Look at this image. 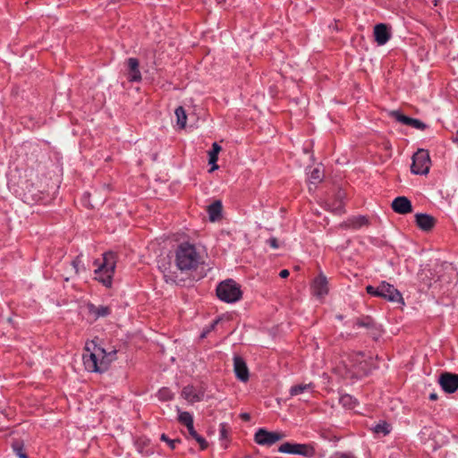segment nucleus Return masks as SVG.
I'll use <instances>...</instances> for the list:
<instances>
[{
  "label": "nucleus",
  "instance_id": "obj_40",
  "mask_svg": "<svg viewBox=\"0 0 458 458\" xmlns=\"http://www.w3.org/2000/svg\"><path fill=\"white\" fill-rule=\"evenodd\" d=\"M333 211L337 213V214L343 213L344 212V207H343L342 202H339L338 206L336 208H333Z\"/></svg>",
  "mask_w": 458,
  "mask_h": 458
},
{
  "label": "nucleus",
  "instance_id": "obj_36",
  "mask_svg": "<svg viewBox=\"0 0 458 458\" xmlns=\"http://www.w3.org/2000/svg\"><path fill=\"white\" fill-rule=\"evenodd\" d=\"M194 439L199 444L201 450H204L208 447L207 441L201 436L198 435V437H196Z\"/></svg>",
  "mask_w": 458,
  "mask_h": 458
},
{
  "label": "nucleus",
  "instance_id": "obj_14",
  "mask_svg": "<svg viewBox=\"0 0 458 458\" xmlns=\"http://www.w3.org/2000/svg\"><path fill=\"white\" fill-rule=\"evenodd\" d=\"M374 38L378 46H383L391 38V32L388 26L385 23L377 24L374 27Z\"/></svg>",
  "mask_w": 458,
  "mask_h": 458
},
{
  "label": "nucleus",
  "instance_id": "obj_16",
  "mask_svg": "<svg viewBox=\"0 0 458 458\" xmlns=\"http://www.w3.org/2000/svg\"><path fill=\"white\" fill-rule=\"evenodd\" d=\"M363 353L357 352L350 356L349 360L351 362H354L352 364V374L353 377H360L366 374V364H363Z\"/></svg>",
  "mask_w": 458,
  "mask_h": 458
},
{
  "label": "nucleus",
  "instance_id": "obj_37",
  "mask_svg": "<svg viewBox=\"0 0 458 458\" xmlns=\"http://www.w3.org/2000/svg\"><path fill=\"white\" fill-rule=\"evenodd\" d=\"M187 429H188V431H189V434H190L193 438H195L196 437H198V435H199V434H198V433H197V431L195 430L193 424H191V426L187 427Z\"/></svg>",
  "mask_w": 458,
  "mask_h": 458
},
{
  "label": "nucleus",
  "instance_id": "obj_29",
  "mask_svg": "<svg viewBox=\"0 0 458 458\" xmlns=\"http://www.w3.org/2000/svg\"><path fill=\"white\" fill-rule=\"evenodd\" d=\"M158 399L161 401H168L171 400L174 396V394L169 388L164 387L161 388L157 393Z\"/></svg>",
  "mask_w": 458,
  "mask_h": 458
},
{
  "label": "nucleus",
  "instance_id": "obj_45",
  "mask_svg": "<svg viewBox=\"0 0 458 458\" xmlns=\"http://www.w3.org/2000/svg\"><path fill=\"white\" fill-rule=\"evenodd\" d=\"M242 417L245 420H249V419H250V415H249V414H247V413L242 414Z\"/></svg>",
  "mask_w": 458,
  "mask_h": 458
},
{
  "label": "nucleus",
  "instance_id": "obj_39",
  "mask_svg": "<svg viewBox=\"0 0 458 458\" xmlns=\"http://www.w3.org/2000/svg\"><path fill=\"white\" fill-rule=\"evenodd\" d=\"M216 323H217V320L214 321V322L211 324L210 327H209L208 329L205 330V331L201 334V338L206 337V336H207V335H208V334L212 329H214V327H215V326L216 325Z\"/></svg>",
  "mask_w": 458,
  "mask_h": 458
},
{
  "label": "nucleus",
  "instance_id": "obj_32",
  "mask_svg": "<svg viewBox=\"0 0 458 458\" xmlns=\"http://www.w3.org/2000/svg\"><path fill=\"white\" fill-rule=\"evenodd\" d=\"M340 403L346 407L353 408L354 407V401L352 397L350 394H344L342 395L340 398Z\"/></svg>",
  "mask_w": 458,
  "mask_h": 458
},
{
  "label": "nucleus",
  "instance_id": "obj_10",
  "mask_svg": "<svg viewBox=\"0 0 458 458\" xmlns=\"http://www.w3.org/2000/svg\"><path fill=\"white\" fill-rule=\"evenodd\" d=\"M392 117H394L397 122L403 124L411 126L420 131H424L428 127L427 124L421 122L420 120L406 116L399 111H393Z\"/></svg>",
  "mask_w": 458,
  "mask_h": 458
},
{
  "label": "nucleus",
  "instance_id": "obj_24",
  "mask_svg": "<svg viewBox=\"0 0 458 458\" xmlns=\"http://www.w3.org/2000/svg\"><path fill=\"white\" fill-rule=\"evenodd\" d=\"M12 448L14 454L20 458H29L26 452L24 451V445L22 441L14 440L12 443Z\"/></svg>",
  "mask_w": 458,
  "mask_h": 458
},
{
  "label": "nucleus",
  "instance_id": "obj_30",
  "mask_svg": "<svg viewBox=\"0 0 458 458\" xmlns=\"http://www.w3.org/2000/svg\"><path fill=\"white\" fill-rule=\"evenodd\" d=\"M72 266L74 268V273L78 275L81 271V269H85L82 260H81V255H78L72 261Z\"/></svg>",
  "mask_w": 458,
  "mask_h": 458
},
{
  "label": "nucleus",
  "instance_id": "obj_22",
  "mask_svg": "<svg viewBox=\"0 0 458 458\" xmlns=\"http://www.w3.org/2000/svg\"><path fill=\"white\" fill-rule=\"evenodd\" d=\"M208 213L211 221L218 219L222 213V203L219 200L213 202L208 207Z\"/></svg>",
  "mask_w": 458,
  "mask_h": 458
},
{
  "label": "nucleus",
  "instance_id": "obj_15",
  "mask_svg": "<svg viewBox=\"0 0 458 458\" xmlns=\"http://www.w3.org/2000/svg\"><path fill=\"white\" fill-rule=\"evenodd\" d=\"M391 207L395 213L405 215L412 211V206L410 199L404 196L395 198Z\"/></svg>",
  "mask_w": 458,
  "mask_h": 458
},
{
  "label": "nucleus",
  "instance_id": "obj_5",
  "mask_svg": "<svg viewBox=\"0 0 458 458\" xmlns=\"http://www.w3.org/2000/svg\"><path fill=\"white\" fill-rule=\"evenodd\" d=\"M278 451L284 454H298L306 458L316 455V445L314 443L299 444L285 442L278 447Z\"/></svg>",
  "mask_w": 458,
  "mask_h": 458
},
{
  "label": "nucleus",
  "instance_id": "obj_28",
  "mask_svg": "<svg viewBox=\"0 0 458 458\" xmlns=\"http://www.w3.org/2000/svg\"><path fill=\"white\" fill-rule=\"evenodd\" d=\"M355 325L359 327L370 328L374 327V320L370 317L357 318Z\"/></svg>",
  "mask_w": 458,
  "mask_h": 458
},
{
  "label": "nucleus",
  "instance_id": "obj_2",
  "mask_svg": "<svg viewBox=\"0 0 458 458\" xmlns=\"http://www.w3.org/2000/svg\"><path fill=\"white\" fill-rule=\"evenodd\" d=\"M203 263L202 251L194 244L182 242L174 250V264L181 272L195 271Z\"/></svg>",
  "mask_w": 458,
  "mask_h": 458
},
{
  "label": "nucleus",
  "instance_id": "obj_34",
  "mask_svg": "<svg viewBox=\"0 0 458 458\" xmlns=\"http://www.w3.org/2000/svg\"><path fill=\"white\" fill-rule=\"evenodd\" d=\"M310 180L312 181V182H316L321 181V173H320L319 169L315 168L311 172V174H310Z\"/></svg>",
  "mask_w": 458,
  "mask_h": 458
},
{
  "label": "nucleus",
  "instance_id": "obj_42",
  "mask_svg": "<svg viewBox=\"0 0 458 458\" xmlns=\"http://www.w3.org/2000/svg\"><path fill=\"white\" fill-rule=\"evenodd\" d=\"M290 273L287 269H283L280 271L279 276L281 278H287L289 276Z\"/></svg>",
  "mask_w": 458,
  "mask_h": 458
},
{
  "label": "nucleus",
  "instance_id": "obj_3",
  "mask_svg": "<svg viewBox=\"0 0 458 458\" xmlns=\"http://www.w3.org/2000/svg\"><path fill=\"white\" fill-rule=\"evenodd\" d=\"M116 254L112 251L105 252L102 259H96L95 279L106 287H111L116 267Z\"/></svg>",
  "mask_w": 458,
  "mask_h": 458
},
{
  "label": "nucleus",
  "instance_id": "obj_4",
  "mask_svg": "<svg viewBox=\"0 0 458 458\" xmlns=\"http://www.w3.org/2000/svg\"><path fill=\"white\" fill-rule=\"evenodd\" d=\"M218 299L226 303H233L242 299L241 286L233 279L221 282L216 289Z\"/></svg>",
  "mask_w": 458,
  "mask_h": 458
},
{
  "label": "nucleus",
  "instance_id": "obj_11",
  "mask_svg": "<svg viewBox=\"0 0 458 458\" xmlns=\"http://www.w3.org/2000/svg\"><path fill=\"white\" fill-rule=\"evenodd\" d=\"M127 79L131 82H140L142 80L141 72L140 71V62L137 58L130 57L127 59Z\"/></svg>",
  "mask_w": 458,
  "mask_h": 458
},
{
  "label": "nucleus",
  "instance_id": "obj_31",
  "mask_svg": "<svg viewBox=\"0 0 458 458\" xmlns=\"http://www.w3.org/2000/svg\"><path fill=\"white\" fill-rule=\"evenodd\" d=\"M160 439L165 442L173 450L175 449L177 444L181 443L179 438L170 439L165 434H162Z\"/></svg>",
  "mask_w": 458,
  "mask_h": 458
},
{
  "label": "nucleus",
  "instance_id": "obj_41",
  "mask_svg": "<svg viewBox=\"0 0 458 458\" xmlns=\"http://www.w3.org/2000/svg\"><path fill=\"white\" fill-rule=\"evenodd\" d=\"M331 458H355L352 455L345 454H336Z\"/></svg>",
  "mask_w": 458,
  "mask_h": 458
},
{
  "label": "nucleus",
  "instance_id": "obj_13",
  "mask_svg": "<svg viewBox=\"0 0 458 458\" xmlns=\"http://www.w3.org/2000/svg\"><path fill=\"white\" fill-rule=\"evenodd\" d=\"M415 222L417 226L424 232L431 231L437 225V219L434 216L422 213L415 215Z\"/></svg>",
  "mask_w": 458,
  "mask_h": 458
},
{
  "label": "nucleus",
  "instance_id": "obj_43",
  "mask_svg": "<svg viewBox=\"0 0 458 458\" xmlns=\"http://www.w3.org/2000/svg\"><path fill=\"white\" fill-rule=\"evenodd\" d=\"M220 434H221L222 437H226L227 430L225 428V424H221Z\"/></svg>",
  "mask_w": 458,
  "mask_h": 458
},
{
  "label": "nucleus",
  "instance_id": "obj_25",
  "mask_svg": "<svg viewBox=\"0 0 458 458\" xmlns=\"http://www.w3.org/2000/svg\"><path fill=\"white\" fill-rule=\"evenodd\" d=\"M313 388V385L311 383L310 384H301V385H296V386H293L290 389V394L291 395H298V394H302L303 392L307 391V390H310V389H312Z\"/></svg>",
  "mask_w": 458,
  "mask_h": 458
},
{
  "label": "nucleus",
  "instance_id": "obj_26",
  "mask_svg": "<svg viewBox=\"0 0 458 458\" xmlns=\"http://www.w3.org/2000/svg\"><path fill=\"white\" fill-rule=\"evenodd\" d=\"M374 432L377 434H382L384 436H386L391 431V426L386 421H380L378 424H377L374 427Z\"/></svg>",
  "mask_w": 458,
  "mask_h": 458
},
{
  "label": "nucleus",
  "instance_id": "obj_20",
  "mask_svg": "<svg viewBox=\"0 0 458 458\" xmlns=\"http://www.w3.org/2000/svg\"><path fill=\"white\" fill-rule=\"evenodd\" d=\"M222 150L221 146L217 142L212 144L211 149L208 151V164L212 165L210 172L218 169L216 162L218 160V154Z\"/></svg>",
  "mask_w": 458,
  "mask_h": 458
},
{
  "label": "nucleus",
  "instance_id": "obj_17",
  "mask_svg": "<svg viewBox=\"0 0 458 458\" xmlns=\"http://www.w3.org/2000/svg\"><path fill=\"white\" fill-rule=\"evenodd\" d=\"M327 277L320 274L318 275L313 281L312 284V290L316 296L322 297L328 293V286H327Z\"/></svg>",
  "mask_w": 458,
  "mask_h": 458
},
{
  "label": "nucleus",
  "instance_id": "obj_9",
  "mask_svg": "<svg viewBox=\"0 0 458 458\" xmlns=\"http://www.w3.org/2000/svg\"><path fill=\"white\" fill-rule=\"evenodd\" d=\"M438 382L442 389L447 394H453L458 389V375L456 374L442 373Z\"/></svg>",
  "mask_w": 458,
  "mask_h": 458
},
{
  "label": "nucleus",
  "instance_id": "obj_27",
  "mask_svg": "<svg viewBox=\"0 0 458 458\" xmlns=\"http://www.w3.org/2000/svg\"><path fill=\"white\" fill-rule=\"evenodd\" d=\"M178 420L180 423L186 426V428L193 424V418L188 411H181L178 416Z\"/></svg>",
  "mask_w": 458,
  "mask_h": 458
},
{
  "label": "nucleus",
  "instance_id": "obj_19",
  "mask_svg": "<svg viewBox=\"0 0 458 458\" xmlns=\"http://www.w3.org/2000/svg\"><path fill=\"white\" fill-rule=\"evenodd\" d=\"M89 313L94 317L95 319L105 318L111 314V309L108 306H96L92 303L88 304Z\"/></svg>",
  "mask_w": 458,
  "mask_h": 458
},
{
  "label": "nucleus",
  "instance_id": "obj_23",
  "mask_svg": "<svg viewBox=\"0 0 458 458\" xmlns=\"http://www.w3.org/2000/svg\"><path fill=\"white\" fill-rule=\"evenodd\" d=\"M174 113H175V116H176L177 125L181 129L185 128L186 123H187V114H186L184 108L182 106H178L175 109Z\"/></svg>",
  "mask_w": 458,
  "mask_h": 458
},
{
  "label": "nucleus",
  "instance_id": "obj_12",
  "mask_svg": "<svg viewBox=\"0 0 458 458\" xmlns=\"http://www.w3.org/2000/svg\"><path fill=\"white\" fill-rule=\"evenodd\" d=\"M233 369L236 377L242 382H247L250 377L249 369L244 360L240 356L233 358Z\"/></svg>",
  "mask_w": 458,
  "mask_h": 458
},
{
  "label": "nucleus",
  "instance_id": "obj_33",
  "mask_svg": "<svg viewBox=\"0 0 458 458\" xmlns=\"http://www.w3.org/2000/svg\"><path fill=\"white\" fill-rule=\"evenodd\" d=\"M164 278L166 283H175L177 276L175 273H171L170 271L166 272V269L163 271Z\"/></svg>",
  "mask_w": 458,
  "mask_h": 458
},
{
  "label": "nucleus",
  "instance_id": "obj_7",
  "mask_svg": "<svg viewBox=\"0 0 458 458\" xmlns=\"http://www.w3.org/2000/svg\"><path fill=\"white\" fill-rule=\"evenodd\" d=\"M285 435L277 431H267L264 428H259L254 436V440L258 445L271 446L277 441L282 440Z\"/></svg>",
  "mask_w": 458,
  "mask_h": 458
},
{
  "label": "nucleus",
  "instance_id": "obj_44",
  "mask_svg": "<svg viewBox=\"0 0 458 458\" xmlns=\"http://www.w3.org/2000/svg\"><path fill=\"white\" fill-rule=\"evenodd\" d=\"M429 399H430V400H433V401H434V400H437V394H430V395H429Z\"/></svg>",
  "mask_w": 458,
  "mask_h": 458
},
{
  "label": "nucleus",
  "instance_id": "obj_35",
  "mask_svg": "<svg viewBox=\"0 0 458 458\" xmlns=\"http://www.w3.org/2000/svg\"><path fill=\"white\" fill-rule=\"evenodd\" d=\"M366 291L370 295H373V296H377L378 297V293H379V285L377 287H374L372 285H368L366 287Z\"/></svg>",
  "mask_w": 458,
  "mask_h": 458
},
{
  "label": "nucleus",
  "instance_id": "obj_1",
  "mask_svg": "<svg viewBox=\"0 0 458 458\" xmlns=\"http://www.w3.org/2000/svg\"><path fill=\"white\" fill-rule=\"evenodd\" d=\"M115 353V351L106 352L105 349L97 345L95 341L86 343L82 354L84 367L89 372L102 373L107 370L114 360Z\"/></svg>",
  "mask_w": 458,
  "mask_h": 458
},
{
  "label": "nucleus",
  "instance_id": "obj_8",
  "mask_svg": "<svg viewBox=\"0 0 458 458\" xmlns=\"http://www.w3.org/2000/svg\"><path fill=\"white\" fill-rule=\"evenodd\" d=\"M378 297L384 298L389 301L403 304L401 293L393 284L386 282H382L379 284Z\"/></svg>",
  "mask_w": 458,
  "mask_h": 458
},
{
  "label": "nucleus",
  "instance_id": "obj_18",
  "mask_svg": "<svg viewBox=\"0 0 458 458\" xmlns=\"http://www.w3.org/2000/svg\"><path fill=\"white\" fill-rule=\"evenodd\" d=\"M203 392L198 390L193 386H186L182 391V396L190 403H197L202 400Z\"/></svg>",
  "mask_w": 458,
  "mask_h": 458
},
{
  "label": "nucleus",
  "instance_id": "obj_21",
  "mask_svg": "<svg viewBox=\"0 0 458 458\" xmlns=\"http://www.w3.org/2000/svg\"><path fill=\"white\" fill-rule=\"evenodd\" d=\"M367 221L368 220L364 216H354L341 224L340 226L342 228L358 229L365 225Z\"/></svg>",
  "mask_w": 458,
  "mask_h": 458
},
{
  "label": "nucleus",
  "instance_id": "obj_6",
  "mask_svg": "<svg viewBox=\"0 0 458 458\" xmlns=\"http://www.w3.org/2000/svg\"><path fill=\"white\" fill-rule=\"evenodd\" d=\"M430 164L428 151L423 148L419 149L412 157L411 171L415 174H427L429 171Z\"/></svg>",
  "mask_w": 458,
  "mask_h": 458
},
{
  "label": "nucleus",
  "instance_id": "obj_38",
  "mask_svg": "<svg viewBox=\"0 0 458 458\" xmlns=\"http://www.w3.org/2000/svg\"><path fill=\"white\" fill-rule=\"evenodd\" d=\"M268 244L273 248V249H277L279 247L278 245V242L276 238H270L268 241H267Z\"/></svg>",
  "mask_w": 458,
  "mask_h": 458
}]
</instances>
